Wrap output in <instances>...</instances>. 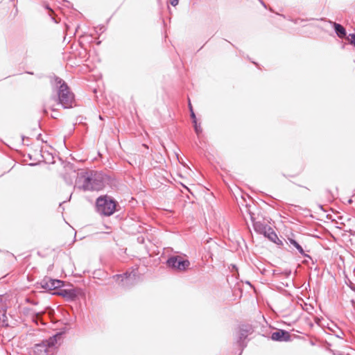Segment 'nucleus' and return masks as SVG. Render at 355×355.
<instances>
[{"mask_svg": "<svg viewBox=\"0 0 355 355\" xmlns=\"http://www.w3.org/2000/svg\"><path fill=\"white\" fill-rule=\"evenodd\" d=\"M46 9L50 10L51 11V9L49 8L48 6H46Z\"/></svg>", "mask_w": 355, "mask_h": 355, "instance_id": "19", "label": "nucleus"}, {"mask_svg": "<svg viewBox=\"0 0 355 355\" xmlns=\"http://www.w3.org/2000/svg\"><path fill=\"white\" fill-rule=\"evenodd\" d=\"M107 182V177L101 172L81 171L77 174L75 187L84 191H99Z\"/></svg>", "mask_w": 355, "mask_h": 355, "instance_id": "1", "label": "nucleus"}, {"mask_svg": "<svg viewBox=\"0 0 355 355\" xmlns=\"http://www.w3.org/2000/svg\"><path fill=\"white\" fill-rule=\"evenodd\" d=\"M61 337L62 334L58 333L48 340L35 345L33 349L34 355H53L56 345Z\"/></svg>", "mask_w": 355, "mask_h": 355, "instance_id": "3", "label": "nucleus"}, {"mask_svg": "<svg viewBox=\"0 0 355 355\" xmlns=\"http://www.w3.org/2000/svg\"><path fill=\"white\" fill-rule=\"evenodd\" d=\"M58 294L69 300H73L78 295V292L74 288L62 289Z\"/></svg>", "mask_w": 355, "mask_h": 355, "instance_id": "9", "label": "nucleus"}, {"mask_svg": "<svg viewBox=\"0 0 355 355\" xmlns=\"http://www.w3.org/2000/svg\"><path fill=\"white\" fill-rule=\"evenodd\" d=\"M288 336V333L283 330H279L272 334L271 338L274 340H286Z\"/></svg>", "mask_w": 355, "mask_h": 355, "instance_id": "11", "label": "nucleus"}, {"mask_svg": "<svg viewBox=\"0 0 355 355\" xmlns=\"http://www.w3.org/2000/svg\"><path fill=\"white\" fill-rule=\"evenodd\" d=\"M168 266L172 268L183 271L188 268L190 266V262L187 259H184L180 256L172 257L167 261Z\"/></svg>", "mask_w": 355, "mask_h": 355, "instance_id": "5", "label": "nucleus"}, {"mask_svg": "<svg viewBox=\"0 0 355 355\" xmlns=\"http://www.w3.org/2000/svg\"><path fill=\"white\" fill-rule=\"evenodd\" d=\"M288 241L289 242L290 244L293 245L297 250L298 252L302 254V255H304V256H307L305 253H304V251L303 250V248H302V246L296 241H295L294 239H291V238H288Z\"/></svg>", "mask_w": 355, "mask_h": 355, "instance_id": "12", "label": "nucleus"}, {"mask_svg": "<svg viewBox=\"0 0 355 355\" xmlns=\"http://www.w3.org/2000/svg\"><path fill=\"white\" fill-rule=\"evenodd\" d=\"M347 40L355 46V34H349L347 37Z\"/></svg>", "mask_w": 355, "mask_h": 355, "instance_id": "14", "label": "nucleus"}, {"mask_svg": "<svg viewBox=\"0 0 355 355\" xmlns=\"http://www.w3.org/2000/svg\"><path fill=\"white\" fill-rule=\"evenodd\" d=\"M63 284L64 283L62 281L58 279H53L50 277H45L40 282L42 288L49 291L61 288L63 286Z\"/></svg>", "mask_w": 355, "mask_h": 355, "instance_id": "6", "label": "nucleus"}, {"mask_svg": "<svg viewBox=\"0 0 355 355\" xmlns=\"http://www.w3.org/2000/svg\"><path fill=\"white\" fill-rule=\"evenodd\" d=\"M254 227H255V230H257V228H258V225H255Z\"/></svg>", "mask_w": 355, "mask_h": 355, "instance_id": "18", "label": "nucleus"}, {"mask_svg": "<svg viewBox=\"0 0 355 355\" xmlns=\"http://www.w3.org/2000/svg\"><path fill=\"white\" fill-rule=\"evenodd\" d=\"M55 84L58 92V101L63 108H69L73 106L74 102L73 94L69 91L67 84L61 78H55Z\"/></svg>", "mask_w": 355, "mask_h": 355, "instance_id": "2", "label": "nucleus"}, {"mask_svg": "<svg viewBox=\"0 0 355 355\" xmlns=\"http://www.w3.org/2000/svg\"><path fill=\"white\" fill-rule=\"evenodd\" d=\"M96 209L99 214L110 216L115 211L116 202L107 196L99 197L96 200Z\"/></svg>", "mask_w": 355, "mask_h": 355, "instance_id": "4", "label": "nucleus"}, {"mask_svg": "<svg viewBox=\"0 0 355 355\" xmlns=\"http://www.w3.org/2000/svg\"><path fill=\"white\" fill-rule=\"evenodd\" d=\"M137 272L135 270L126 272L123 275H117V280L121 279V282H124L123 285L128 286L132 284L137 277Z\"/></svg>", "mask_w": 355, "mask_h": 355, "instance_id": "7", "label": "nucleus"}, {"mask_svg": "<svg viewBox=\"0 0 355 355\" xmlns=\"http://www.w3.org/2000/svg\"><path fill=\"white\" fill-rule=\"evenodd\" d=\"M261 4H262L264 7H266V4L264 3V2H263V1H261Z\"/></svg>", "mask_w": 355, "mask_h": 355, "instance_id": "17", "label": "nucleus"}, {"mask_svg": "<svg viewBox=\"0 0 355 355\" xmlns=\"http://www.w3.org/2000/svg\"><path fill=\"white\" fill-rule=\"evenodd\" d=\"M189 109H190V111H191V116L193 119V121H194V120L196 119V115H195V114L193 112V108H192L191 103H189Z\"/></svg>", "mask_w": 355, "mask_h": 355, "instance_id": "15", "label": "nucleus"}, {"mask_svg": "<svg viewBox=\"0 0 355 355\" xmlns=\"http://www.w3.org/2000/svg\"><path fill=\"white\" fill-rule=\"evenodd\" d=\"M178 2H179V1H171V4L173 6H176L178 4Z\"/></svg>", "mask_w": 355, "mask_h": 355, "instance_id": "16", "label": "nucleus"}, {"mask_svg": "<svg viewBox=\"0 0 355 355\" xmlns=\"http://www.w3.org/2000/svg\"><path fill=\"white\" fill-rule=\"evenodd\" d=\"M327 23L331 26H333L334 28V30L337 34V35L340 37V38H343L344 37L345 35H346V31H345V28L341 26L340 24H337L336 22H332L331 21H327Z\"/></svg>", "mask_w": 355, "mask_h": 355, "instance_id": "10", "label": "nucleus"}, {"mask_svg": "<svg viewBox=\"0 0 355 355\" xmlns=\"http://www.w3.org/2000/svg\"><path fill=\"white\" fill-rule=\"evenodd\" d=\"M261 233L263 234V235L268 238L269 240L271 241L276 243L277 240H279L277 235L276 233L272 230V229L268 226L263 227L261 230Z\"/></svg>", "mask_w": 355, "mask_h": 355, "instance_id": "8", "label": "nucleus"}, {"mask_svg": "<svg viewBox=\"0 0 355 355\" xmlns=\"http://www.w3.org/2000/svg\"><path fill=\"white\" fill-rule=\"evenodd\" d=\"M193 123L194 125L195 132L198 135H199L202 132V128H200V125H198L196 119H195L194 121H193Z\"/></svg>", "mask_w": 355, "mask_h": 355, "instance_id": "13", "label": "nucleus"}]
</instances>
